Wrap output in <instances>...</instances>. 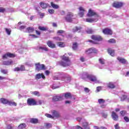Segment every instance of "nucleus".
<instances>
[{"label":"nucleus","mask_w":129,"mask_h":129,"mask_svg":"<svg viewBox=\"0 0 129 129\" xmlns=\"http://www.w3.org/2000/svg\"><path fill=\"white\" fill-rule=\"evenodd\" d=\"M88 17H93L92 18H87L86 19V22L87 23H93V22H97L98 21V15L94 11L90 9L87 14Z\"/></svg>","instance_id":"1"},{"label":"nucleus","mask_w":129,"mask_h":129,"mask_svg":"<svg viewBox=\"0 0 129 129\" xmlns=\"http://www.w3.org/2000/svg\"><path fill=\"white\" fill-rule=\"evenodd\" d=\"M65 55H66V54L63 55L61 57L63 61H58V62L59 65H60V66H62L63 67H67L71 65V61H70L69 57H67Z\"/></svg>","instance_id":"2"},{"label":"nucleus","mask_w":129,"mask_h":129,"mask_svg":"<svg viewBox=\"0 0 129 129\" xmlns=\"http://www.w3.org/2000/svg\"><path fill=\"white\" fill-rule=\"evenodd\" d=\"M82 78L84 80L87 79L88 80H90V81H97V78H96V77H95V76H94L93 75H89L87 72H84L83 73Z\"/></svg>","instance_id":"3"},{"label":"nucleus","mask_w":129,"mask_h":129,"mask_svg":"<svg viewBox=\"0 0 129 129\" xmlns=\"http://www.w3.org/2000/svg\"><path fill=\"white\" fill-rule=\"evenodd\" d=\"M92 40H89V42L91 43H93V44H98V42L101 41L102 40V37L99 35H93L91 37Z\"/></svg>","instance_id":"4"},{"label":"nucleus","mask_w":129,"mask_h":129,"mask_svg":"<svg viewBox=\"0 0 129 129\" xmlns=\"http://www.w3.org/2000/svg\"><path fill=\"white\" fill-rule=\"evenodd\" d=\"M27 103L29 106H35V105H38L37 101L34 98H28L27 100Z\"/></svg>","instance_id":"5"},{"label":"nucleus","mask_w":129,"mask_h":129,"mask_svg":"<svg viewBox=\"0 0 129 129\" xmlns=\"http://www.w3.org/2000/svg\"><path fill=\"white\" fill-rule=\"evenodd\" d=\"M66 22H69V23L72 22L73 20V13L69 12L66 17H64Z\"/></svg>","instance_id":"6"},{"label":"nucleus","mask_w":129,"mask_h":129,"mask_svg":"<svg viewBox=\"0 0 129 129\" xmlns=\"http://www.w3.org/2000/svg\"><path fill=\"white\" fill-rule=\"evenodd\" d=\"M36 70L37 71H40V70H45V66L44 64H40V63H36Z\"/></svg>","instance_id":"7"},{"label":"nucleus","mask_w":129,"mask_h":129,"mask_svg":"<svg viewBox=\"0 0 129 129\" xmlns=\"http://www.w3.org/2000/svg\"><path fill=\"white\" fill-rule=\"evenodd\" d=\"M14 57H15V54L11 53H7L3 55V59H8V57L14 58Z\"/></svg>","instance_id":"8"},{"label":"nucleus","mask_w":129,"mask_h":129,"mask_svg":"<svg viewBox=\"0 0 129 129\" xmlns=\"http://www.w3.org/2000/svg\"><path fill=\"white\" fill-rule=\"evenodd\" d=\"M111 117L112 119H113V120H115V121L118 120V115H117V114H116L115 112L112 111Z\"/></svg>","instance_id":"9"},{"label":"nucleus","mask_w":129,"mask_h":129,"mask_svg":"<svg viewBox=\"0 0 129 129\" xmlns=\"http://www.w3.org/2000/svg\"><path fill=\"white\" fill-rule=\"evenodd\" d=\"M123 6V3L122 2H115L113 4V7L116 8V9H119V8H121Z\"/></svg>","instance_id":"10"},{"label":"nucleus","mask_w":129,"mask_h":129,"mask_svg":"<svg viewBox=\"0 0 129 129\" xmlns=\"http://www.w3.org/2000/svg\"><path fill=\"white\" fill-rule=\"evenodd\" d=\"M86 54H91V53H97V50L94 48H91L86 50Z\"/></svg>","instance_id":"11"},{"label":"nucleus","mask_w":129,"mask_h":129,"mask_svg":"<svg viewBox=\"0 0 129 129\" xmlns=\"http://www.w3.org/2000/svg\"><path fill=\"white\" fill-rule=\"evenodd\" d=\"M103 33L105 34V35H112V31L107 28L103 30Z\"/></svg>","instance_id":"12"},{"label":"nucleus","mask_w":129,"mask_h":129,"mask_svg":"<svg viewBox=\"0 0 129 129\" xmlns=\"http://www.w3.org/2000/svg\"><path fill=\"white\" fill-rule=\"evenodd\" d=\"M63 100V97L62 96H53L52 98V101L54 102L56 101H60Z\"/></svg>","instance_id":"13"},{"label":"nucleus","mask_w":129,"mask_h":129,"mask_svg":"<svg viewBox=\"0 0 129 129\" xmlns=\"http://www.w3.org/2000/svg\"><path fill=\"white\" fill-rule=\"evenodd\" d=\"M29 122L30 123H33V124H37L39 123V119L38 118H31L29 119Z\"/></svg>","instance_id":"14"},{"label":"nucleus","mask_w":129,"mask_h":129,"mask_svg":"<svg viewBox=\"0 0 129 129\" xmlns=\"http://www.w3.org/2000/svg\"><path fill=\"white\" fill-rule=\"evenodd\" d=\"M13 63H14V61L10 59L7 61H4L3 62V64L6 66H10L11 65H13Z\"/></svg>","instance_id":"15"},{"label":"nucleus","mask_w":129,"mask_h":129,"mask_svg":"<svg viewBox=\"0 0 129 129\" xmlns=\"http://www.w3.org/2000/svg\"><path fill=\"white\" fill-rule=\"evenodd\" d=\"M79 11H80V12L79 13V16L81 18H82V17L84 16V13H85V10H84V9H83V8L82 7H80Z\"/></svg>","instance_id":"16"},{"label":"nucleus","mask_w":129,"mask_h":129,"mask_svg":"<svg viewBox=\"0 0 129 129\" xmlns=\"http://www.w3.org/2000/svg\"><path fill=\"white\" fill-rule=\"evenodd\" d=\"M9 100L5 98H0V102H1V103H3V104H9Z\"/></svg>","instance_id":"17"},{"label":"nucleus","mask_w":129,"mask_h":129,"mask_svg":"<svg viewBox=\"0 0 129 129\" xmlns=\"http://www.w3.org/2000/svg\"><path fill=\"white\" fill-rule=\"evenodd\" d=\"M51 113L54 117H59L60 116V114L59 112H57L56 110H53L51 111Z\"/></svg>","instance_id":"18"},{"label":"nucleus","mask_w":129,"mask_h":129,"mask_svg":"<svg viewBox=\"0 0 129 129\" xmlns=\"http://www.w3.org/2000/svg\"><path fill=\"white\" fill-rule=\"evenodd\" d=\"M47 45L49 47V48H55L56 47L55 44L53 43V42L51 41H48L47 42Z\"/></svg>","instance_id":"19"},{"label":"nucleus","mask_w":129,"mask_h":129,"mask_svg":"<svg viewBox=\"0 0 129 129\" xmlns=\"http://www.w3.org/2000/svg\"><path fill=\"white\" fill-rule=\"evenodd\" d=\"M36 79H41V78H42V79H45V76L43 75V74H38L35 76Z\"/></svg>","instance_id":"20"},{"label":"nucleus","mask_w":129,"mask_h":129,"mask_svg":"<svg viewBox=\"0 0 129 129\" xmlns=\"http://www.w3.org/2000/svg\"><path fill=\"white\" fill-rule=\"evenodd\" d=\"M83 127L85 129H90V126L88 122L85 121L83 122Z\"/></svg>","instance_id":"21"},{"label":"nucleus","mask_w":129,"mask_h":129,"mask_svg":"<svg viewBox=\"0 0 129 129\" xmlns=\"http://www.w3.org/2000/svg\"><path fill=\"white\" fill-rule=\"evenodd\" d=\"M117 59L118 61H119L120 63H122V64H125V63L126 62V60L122 57H118Z\"/></svg>","instance_id":"22"},{"label":"nucleus","mask_w":129,"mask_h":129,"mask_svg":"<svg viewBox=\"0 0 129 129\" xmlns=\"http://www.w3.org/2000/svg\"><path fill=\"white\" fill-rule=\"evenodd\" d=\"M25 33H33L34 32V28L32 27H28L24 30Z\"/></svg>","instance_id":"23"},{"label":"nucleus","mask_w":129,"mask_h":129,"mask_svg":"<svg viewBox=\"0 0 129 129\" xmlns=\"http://www.w3.org/2000/svg\"><path fill=\"white\" fill-rule=\"evenodd\" d=\"M27 127V124L25 123H21L18 126L19 129H24Z\"/></svg>","instance_id":"24"},{"label":"nucleus","mask_w":129,"mask_h":129,"mask_svg":"<svg viewBox=\"0 0 129 129\" xmlns=\"http://www.w3.org/2000/svg\"><path fill=\"white\" fill-rule=\"evenodd\" d=\"M107 88H110L111 89H113V88H115V85L112 83H109L107 84Z\"/></svg>","instance_id":"25"},{"label":"nucleus","mask_w":129,"mask_h":129,"mask_svg":"<svg viewBox=\"0 0 129 129\" xmlns=\"http://www.w3.org/2000/svg\"><path fill=\"white\" fill-rule=\"evenodd\" d=\"M31 94L35 95V96H37L38 97H40V96H41L40 92L37 91L32 92Z\"/></svg>","instance_id":"26"},{"label":"nucleus","mask_w":129,"mask_h":129,"mask_svg":"<svg viewBox=\"0 0 129 129\" xmlns=\"http://www.w3.org/2000/svg\"><path fill=\"white\" fill-rule=\"evenodd\" d=\"M64 97L67 99L68 98H72V95L71 94V93H66L64 94Z\"/></svg>","instance_id":"27"},{"label":"nucleus","mask_w":129,"mask_h":129,"mask_svg":"<svg viewBox=\"0 0 129 129\" xmlns=\"http://www.w3.org/2000/svg\"><path fill=\"white\" fill-rule=\"evenodd\" d=\"M40 5L42 9H47V7H48V4H47L46 3H43L41 2L40 3Z\"/></svg>","instance_id":"28"},{"label":"nucleus","mask_w":129,"mask_h":129,"mask_svg":"<svg viewBox=\"0 0 129 129\" xmlns=\"http://www.w3.org/2000/svg\"><path fill=\"white\" fill-rule=\"evenodd\" d=\"M108 52L110 55V56H114V50L111 49H108Z\"/></svg>","instance_id":"29"},{"label":"nucleus","mask_w":129,"mask_h":129,"mask_svg":"<svg viewBox=\"0 0 129 129\" xmlns=\"http://www.w3.org/2000/svg\"><path fill=\"white\" fill-rule=\"evenodd\" d=\"M81 30V27H76L74 28H73V32L74 33H75L76 32H80Z\"/></svg>","instance_id":"30"},{"label":"nucleus","mask_w":129,"mask_h":129,"mask_svg":"<svg viewBox=\"0 0 129 129\" xmlns=\"http://www.w3.org/2000/svg\"><path fill=\"white\" fill-rule=\"evenodd\" d=\"M38 29L40 30V31H48L47 27L39 26Z\"/></svg>","instance_id":"31"},{"label":"nucleus","mask_w":129,"mask_h":129,"mask_svg":"<svg viewBox=\"0 0 129 129\" xmlns=\"http://www.w3.org/2000/svg\"><path fill=\"white\" fill-rule=\"evenodd\" d=\"M36 38H38V36H36L35 35L32 34L29 35V40L30 41H32V39H36Z\"/></svg>","instance_id":"32"},{"label":"nucleus","mask_w":129,"mask_h":129,"mask_svg":"<svg viewBox=\"0 0 129 129\" xmlns=\"http://www.w3.org/2000/svg\"><path fill=\"white\" fill-rule=\"evenodd\" d=\"M8 104L10 105V106H17V103L15 102H12V101H10L8 103Z\"/></svg>","instance_id":"33"},{"label":"nucleus","mask_w":129,"mask_h":129,"mask_svg":"<svg viewBox=\"0 0 129 129\" xmlns=\"http://www.w3.org/2000/svg\"><path fill=\"white\" fill-rule=\"evenodd\" d=\"M51 6L53 9H59V6L54 4L53 2L51 3Z\"/></svg>","instance_id":"34"},{"label":"nucleus","mask_w":129,"mask_h":129,"mask_svg":"<svg viewBox=\"0 0 129 129\" xmlns=\"http://www.w3.org/2000/svg\"><path fill=\"white\" fill-rule=\"evenodd\" d=\"M40 50H42L43 51H45L47 52L48 51V48H47L45 46H40L39 47Z\"/></svg>","instance_id":"35"},{"label":"nucleus","mask_w":129,"mask_h":129,"mask_svg":"<svg viewBox=\"0 0 129 129\" xmlns=\"http://www.w3.org/2000/svg\"><path fill=\"white\" fill-rule=\"evenodd\" d=\"M57 45L59 47H60L61 48H63V47H65V43L62 42H58Z\"/></svg>","instance_id":"36"},{"label":"nucleus","mask_w":129,"mask_h":129,"mask_svg":"<svg viewBox=\"0 0 129 129\" xmlns=\"http://www.w3.org/2000/svg\"><path fill=\"white\" fill-rule=\"evenodd\" d=\"M77 47H78V44L76 42H74L73 44V50H76L77 49Z\"/></svg>","instance_id":"37"},{"label":"nucleus","mask_w":129,"mask_h":129,"mask_svg":"<svg viewBox=\"0 0 129 129\" xmlns=\"http://www.w3.org/2000/svg\"><path fill=\"white\" fill-rule=\"evenodd\" d=\"M127 98V96L125 95H122V96L121 97V101H124V100H126V99Z\"/></svg>","instance_id":"38"},{"label":"nucleus","mask_w":129,"mask_h":129,"mask_svg":"<svg viewBox=\"0 0 129 129\" xmlns=\"http://www.w3.org/2000/svg\"><path fill=\"white\" fill-rule=\"evenodd\" d=\"M5 30L8 35H11V33L12 32V30H11V29L5 28Z\"/></svg>","instance_id":"39"},{"label":"nucleus","mask_w":129,"mask_h":129,"mask_svg":"<svg viewBox=\"0 0 129 129\" xmlns=\"http://www.w3.org/2000/svg\"><path fill=\"white\" fill-rule=\"evenodd\" d=\"M120 114L121 116H124L126 114V111L125 110H122L120 111Z\"/></svg>","instance_id":"40"},{"label":"nucleus","mask_w":129,"mask_h":129,"mask_svg":"<svg viewBox=\"0 0 129 129\" xmlns=\"http://www.w3.org/2000/svg\"><path fill=\"white\" fill-rule=\"evenodd\" d=\"M98 102L99 103V104H101L102 103H104V102H105V100L103 99H99Z\"/></svg>","instance_id":"41"},{"label":"nucleus","mask_w":129,"mask_h":129,"mask_svg":"<svg viewBox=\"0 0 129 129\" xmlns=\"http://www.w3.org/2000/svg\"><path fill=\"white\" fill-rule=\"evenodd\" d=\"M45 115L47 117H48V118H52V119H54V116H52V115L50 114L46 113L45 114Z\"/></svg>","instance_id":"42"},{"label":"nucleus","mask_w":129,"mask_h":129,"mask_svg":"<svg viewBox=\"0 0 129 129\" xmlns=\"http://www.w3.org/2000/svg\"><path fill=\"white\" fill-rule=\"evenodd\" d=\"M99 61L100 63V64H102V65L104 64L105 60L103 58H99Z\"/></svg>","instance_id":"43"},{"label":"nucleus","mask_w":129,"mask_h":129,"mask_svg":"<svg viewBox=\"0 0 129 129\" xmlns=\"http://www.w3.org/2000/svg\"><path fill=\"white\" fill-rule=\"evenodd\" d=\"M108 42V43H110V44H113L115 43V40L114 39H110Z\"/></svg>","instance_id":"44"},{"label":"nucleus","mask_w":129,"mask_h":129,"mask_svg":"<svg viewBox=\"0 0 129 129\" xmlns=\"http://www.w3.org/2000/svg\"><path fill=\"white\" fill-rule=\"evenodd\" d=\"M26 65H27V66H29V67H33L34 66V64H33L31 62H27L26 63Z\"/></svg>","instance_id":"45"},{"label":"nucleus","mask_w":129,"mask_h":129,"mask_svg":"<svg viewBox=\"0 0 129 129\" xmlns=\"http://www.w3.org/2000/svg\"><path fill=\"white\" fill-rule=\"evenodd\" d=\"M53 39H54V40H56V41H62V39L60 37H58V36H57V37H54L53 38Z\"/></svg>","instance_id":"46"},{"label":"nucleus","mask_w":129,"mask_h":129,"mask_svg":"<svg viewBox=\"0 0 129 129\" xmlns=\"http://www.w3.org/2000/svg\"><path fill=\"white\" fill-rule=\"evenodd\" d=\"M66 80H67L68 81H71L72 80V79L71 78V77L70 76H68L65 78Z\"/></svg>","instance_id":"47"},{"label":"nucleus","mask_w":129,"mask_h":129,"mask_svg":"<svg viewBox=\"0 0 129 129\" xmlns=\"http://www.w3.org/2000/svg\"><path fill=\"white\" fill-rule=\"evenodd\" d=\"M124 120H125V122H129V118L127 116L124 117Z\"/></svg>","instance_id":"48"},{"label":"nucleus","mask_w":129,"mask_h":129,"mask_svg":"<svg viewBox=\"0 0 129 129\" xmlns=\"http://www.w3.org/2000/svg\"><path fill=\"white\" fill-rule=\"evenodd\" d=\"M1 71L3 74H7V73H8V70H1Z\"/></svg>","instance_id":"49"},{"label":"nucleus","mask_w":129,"mask_h":129,"mask_svg":"<svg viewBox=\"0 0 129 129\" xmlns=\"http://www.w3.org/2000/svg\"><path fill=\"white\" fill-rule=\"evenodd\" d=\"M84 91H85L86 93H89V92L90 91V90L88 88H84Z\"/></svg>","instance_id":"50"},{"label":"nucleus","mask_w":129,"mask_h":129,"mask_svg":"<svg viewBox=\"0 0 129 129\" xmlns=\"http://www.w3.org/2000/svg\"><path fill=\"white\" fill-rule=\"evenodd\" d=\"M25 66H21L20 68V71H25Z\"/></svg>","instance_id":"51"},{"label":"nucleus","mask_w":129,"mask_h":129,"mask_svg":"<svg viewBox=\"0 0 129 129\" xmlns=\"http://www.w3.org/2000/svg\"><path fill=\"white\" fill-rule=\"evenodd\" d=\"M102 116L104 117V118H106L108 116V114L106 113H103Z\"/></svg>","instance_id":"52"},{"label":"nucleus","mask_w":129,"mask_h":129,"mask_svg":"<svg viewBox=\"0 0 129 129\" xmlns=\"http://www.w3.org/2000/svg\"><path fill=\"white\" fill-rule=\"evenodd\" d=\"M101 86H99V87H97L96 88V90L97 92H99V91H100V90H101Z\"/></svg>","instance_id":"53"},{"label":"nucleus","mask_w":129,"mask_h":129,"mask_svg":"<svg viewBox=\"0 0 129 129\" xmlns=\"http://www.w3.org/2000/svg\"><path fill=\"white\" fill-rule=\"evenodd\" d=\"M55 11H54V10H53V9H49V10H48V13H49V14H54V12Z\"/></svg>","instance_id":"54"},{"label":"nucleus","mask_w":129,"mask_h":129,"mask_svg":"<svg viewBox=\"0 0 129 129\" xmlns=\"http://www.w3.org/2000/svg\"><path fill=\"white\" fill-rule=\"evenodd\" d=\"M92 32H93V31H92V29H89V30H87V33L88 34H92Z\"/></svg>","instance_id":"55"},{"label":"nucleus","mask_w":129,"mask_h":129,"mask_svg":"<svg viewBox=\"0 0 129 129\" xmlns=\"http://www.w3.org/2000/svg\"><path fill=\"white\" fill-rule=\"evenodd\" d=\"M6 10L4 9L3 8L0 7V13H4Z\"/></svg>","instance_id":"56"},{"label":"nucleus","mask_w":129,"mask_h":129,"mask_svg":"<svg viewBox=\"0 0 129 129\" xmlns=\"http://www.w3.org/2000/svg\"><path fill=\"white\" fill-rule=\"evenodd\" d=\"M65 31H63V30H58L57 31V34H63V33H64Z\"/></svg>","instance_id":"57"},{"label":"nucleus","mask_w":129,"mask_h":129,"mask_svg":"<svg viewBox=\"0 0 129 129\" xmlns=\"http://www.w3.org/2000/svg\"><path fill=\"white\" fill-rule=\"evenodd\" d=\"M25 28H26L25 26H20L19 30H25Z\"/></svg>","instance_id":"58"},{"label":"nucleus","mask_w":129,"mask_h":129,"mask_svg":"<svg viewBox=\"0 0 129 129\" xmlns=\"http://www.w3.org/2000/svg\"><path fill=\"white\" fill-rule=\"evenodd\" d=\"M114 126L115 129H119V126L118 125V124H116Z\"/></svg>","instance_id":"59"},{"label":"nucleus","mask_w":129,"mask_h":129,"mask_svg":"<svg viewBox=\"0 0 129 129\" xmlns=\"http://www.w3.org/2000/svg\"><path fill=\"white\" fill-rule=\"evenodd\" d=\"M14 71H21V70H20V68H16L15 69H14Z\"/></svg>","instance_id":"60"},{"label":"nucleus","mask_w":129,"mask_h":129,"mask_svg":"<svg viewBox=\"0 0 129 129\" xmlns=\"http://www.w3.org/2000/svg\"><path fill=\"white\" fill-rule=\"evenodd\" d=\"M7 128L8 129H13V126H12V125H8L7 126Z\"/></svg>","instance_id":"61"},{"label":"nucleus","mask_w":129,"mask_h":129,"mask_svg":"<svg viewBox=\"0 0 129 129\" xmlns=\"http://www.w3.org/2000/svg\"><path fill=\"white\" fill-rule=\"evenodd\" d=\"M38 103H39V104H40L41 105V104H42L43 103V101H42L41 100H39Z\"/></svg>","instance_id":"62"},{"label":"nucleus","mask_w":129,"mask_h":129,"mask_svg":"<svg viewBox=\"0 0 129 129\" xmlns=\"http://www.w3.org/2000/svg\"><path fill=\"white\" fill-rule=\"evenodd\" d=\"M80 60H81V61L82 62H84V61H85V59H84V58H83V57H81L80 58Z\"/></svg>","instance_id":"63"},{"label":"nucleus","mask_w":129,"mask_h":129,"mask_svg":"<svg viewBox=\"0 0 129 129\" xmlns=\"http://www.w3.org/2000/svg\"><path fill=\"white\" fill-rule=\"evenodd\" d=\"M45 74H46V75H49V74H50V71H45Z\"/></svg>","instance_id":"64"}]
</instances>
